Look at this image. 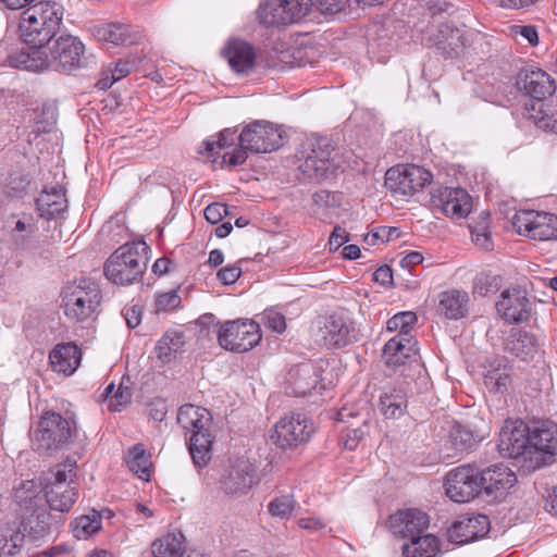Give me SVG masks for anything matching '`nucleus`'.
<instances>
[{"instance_id":"20","label":"nucleus","mask_w":557,"mask_h":557,"mask_svg":"<svg viewBox=\"0 0 557 557\" xmlns=\"http://www.w3.org/2000/svg\"><path fill=\"white\" fill-rule=\"evenodd\" d=\"M491 528L487 516L467 513L456 520L447 531L448 540L456 544H468L484 537Z\"/></svg>"},{"instance_id":"32","label":"nucleus","mask_w":557,"mask_h":557,"mask_svg":"<svg viewBox=\"0 0 557 557\" xmlns=\"http://www.w3.org/2000/svg\"><path fill=\"white\" fill-rule=\"evenodd\" d=\"M379 407L385 418H400L408 407L407 388L404 385L385 388L380 395Z\"/></svg>"},{"instance_id":"12","label":"nucleus","mask_w":557,"mask_h":557,"mask_svg":"<svg viewBox=\"0 0 557 557\" xmlns=\"http://www.w3.org/2000/svg\"><path fill=\"white\" fill-rule=\"evenodd\" d=\"M261 333L259 324L252 320L224 322L218 333L222 348L233 352H245L259 344Z\"/></svg>"},{"instance_id":"38","label":"nucleus","mask_w":557,"mask_h":557,"mask_svg":"<svg viewBox=\"0 0 557 557\" xmlns=\"http://www.w3.org/2000/svg\"><path fill=\"white\" fill-rule=\"evenodd\" d=\"M441 553V541L433 534L417 535L403 546L404 557H436Z\"/></svg>"},{"instance_id":"44","label":"nucleus","mask_w":557,"mask_h":557,"mask_svg":"<svg viewBox=\"0 0 557 557\" xmlns=\"http://www.w3.org/2000/svg\"><path fill=\"white\" fill-rule=\"evenodd\" d=\"M539 108L532 107L531 119L539 128L557 133V104L537 103Z\"/></svg>"},{"instance_id":"43","label":"nucleus","mask_w":557,"mask_h":557,"mask_svg":"<svg viewBox=\"0 0 557 557\" xmlns=\"http://www.w3.org/2000/svg\"><path fill=\"white\" fill-rule=\"evenodd\" d=\"M126 465L128 469L135 473L139 479L149 481L151 460L150 456L146 453L144 445H134L126 456Z\"/></svg>"},{"instance_id":"7","label":"nucleus","mask_w":557,"mask_h":557,"mask_svg":"<svg viewBox=\"0 0 557 557\" xmlns=\"http://www.w3.org/2000/svg\"><path fill=\"white\" fill-rule=\"evenodd\" d=\"M62 296L65 315L76 322L94 319L102 299L99 285L90 278L69 284Z\"/></svg>"},{"instance_id":"28","label":"nucleus","mask_w":557,"mask_h":557,"mask_svg":"<svg viewBox=\"0 0 557 557\" xmlns=\"http://www.w3.org/2000/svg\"><path fill=\"white\" fill-rule=\"evenodd\" d=\"M540 348L536 336L520 329L512 330L505 342V350L524 362L533 360Z\"/></svg>"},{"instance_id":"14","label":"nucleus","mask_w":557,"mask_h":557,"mask_svg":"<svg viewBox=\"0 0 557 557\" xmlns=\"http://www.w3.org/2000/svg\"><path fill=\"white\" fill-rule=\"evenodd\" d=\"M498 450L507 458H523L533 468L534 457L531 444V432L522 421H506L499 432Z\"/></svg>"},{"instance_id":"48","label":"nucleus","mask_w":557,"mask_h":557,"mask_svg":"<svg viewBox=\"0 0 557 557\" xmlns=\"http://www.w3.org/2000/svg\"><path fill=\"white\" fill-rule=\"evenodd\" d=\"M480 218L481 220L476 224L469 226L472 240L476 246L488 249L491 247L490 214L483 212Z\"/></svg>"},{"instance_id":"61","label":"nucleus","mask_w":557,"mask_h":557,"mask_svg":"<svg viewBox=\"0 0 557 557\" xmlns=\"http://www.w3.org/2000/svg\"><path fill=\"white\" fill-rule=\"evenodd\" d=\"M242 274V269L235 265H227L218 271V278L224 285H231L235 283Z\"/></svg>"},{"instance_id":"56","label":"nucleus","mask_w":557,"mask_h":557,"mask_svg":"<svg viewBox=\"0 0 557 557\" xmlns=\"http://www.w3.org/2000/svg\"><path fill=\"white\" fill-rule=\"evenodd\" d=\"M347 3V0H314L313 5L323 14H334L341 12Z\"/></svg>"},{"instance_id":"33","label":"nucleus","mask_w":557,"mask_h":557,"mask_svg":"<svg viewBox=\"0 0 557 557\" xmlns=\"http://www.w3.org/2000/svg\"><path fill=\"white\" fill-rule=\"evenodd\" d=\"M289 393L296 397H304L317 388L318 375L309 363H302L289 371Z\"/></svg>"},{"instance_id":"39","label":"nucleus","mask_w":557,"mask_h":557,"mask_svg":"<svg viewBox=\"0 0 557 557\" xmlns=\"http://www.w3.org/2000/svg\"><path fill=\"white\" fill-rule=\"evenodd\" d=\"M184 345V333L178 330H169L156 345L157 357L162 363L171 362L182 351Z\"/></svg>"},{"instance_id":"30","label":"nucleus","mask_w":557,"mask_h":557,"mask_svg":"<svg viewBox=\"0 0 557 557\" xmlns=\"http://www.w3.org/2000/svg\"><path fill=\"white\" fill-rule=\"evenodd\" d=\"M51 368L54 372L71 375L81 362V351L73 343L57 345L49 355Z\"/></svg>"},{"instance_id":"27","label":"nucleus","mask_w":557,"mask_h":557,"mask_svg":"<svg viewBox=\"0 0 557 557\" xmlns=\"http://www.w3.org/2000/svg\"><path fill=\"white\" fill-rule=\"evenodd\" d=\"M253 470L246 461L232 466L223 476V491L232 496H242L249 492L253 484Z\"/></svg>"},{"instance_id":"63","label":"nucleus","mask_w":557,"mask_h":557,"mask_svg":"<svg viewBox=\"0 0 557 557\" xmlns=\"http://www.w3.org/2000/svg\"><path fill=\"white\" fill-rule=\"evenodd\" d=\"M348 240L346 231L335 227L329 239L330 250H337Z\"/></svg>"},{"instance_id":"24","label":"nucleus","mask_w":557,"mask_h":557,"mask_svg":"<svg viewBox=\"0 0 557 557\" xmlns=\"http://www.w3.org/2000/svg\"><path fill=\"white\" fill-rule=\"evenodd\" d=\"M222 52L230 67L237 75L247 76L255 70L257 53L250 44L233 39L227 42Z\"/></svg>"},{"instance_id":"5","label":"nucleus","mask_w":557,"mask_h":557,"mask_svg":"<svg viewBox=\"0 0 557 557\" xmlns=\"http://www.w3.org/2000/svg\"><path fill=\"white\" fill-rule=\"evenodd\" d=\"M211 413L206 408L191 404L182 406L177 413L178 424L190 434L189 453L198 467L207 465L211 459Z\"/></svg>"},{"instance_id":"4","label":"nucleus","mask_w":557,"mask_h":557,"mask_svg":"<svg viewBox=\"0 0 557 557\" xmlns=\"http://www.w3.org/2000/svg\"><path fill=\"white\" fill-rule=\"evenodd\" d=\"M239 141L240 148L231 154H223L224 162L230 166L242 165L247 159V151L267 153L278 149L283 141V131L271 122L255 121L242 131Z\"/></svg>"},{"instance_id":"41","label":"nucleus","mask_w":557,"mask_h":557,"mask_svg":"<svg viewBox=\"0 0 557 557\" xmlns=\"http://www.w3.org/2000/svg\"><path fill=\"white\" fill-rule=\"evenodd\" d=\"M45 490L41 481L26 480L22 481L18 486L14 487V499L20 507L30 510L38 500L41 492Z\"/></svg>"},{"instance_id":"51","label":"nucleus","mask_w":557,"mask_h":557,"mask_svg":"<svg viewBox=\"0 0 557 557\" xmlns=\"http://www.w3.org/2000/svg\"><path fill=\"white\" fill-rule=\"evenodd\" d=\"M181 305V297L176 290H170L156 295L154 312H168Z\"/></svg>"},{"instance_id":"17","label":"nucleus","mask_w":557,"mask_h":557,"mask_svg":"<svg viewBox=\"0 0 557 557\" xmlns=\"http://www.w3.org/2000/svg\"><path fill=\"white\" fill-rule=\"evenodd\" d=\"M320 335L327 347H345L359 339L360 331L347 314L335 312L325 318Z\"/></svg>"},{"instance_id":"58","label":"nucleus","mask_w":557,"mask_h":557,"mask_svg":"<svg viewBox=\"0 0 557 557\" xmlns=\"http://www.w3.org/2000/svg\"><path fill=\"white\" fill-rule=\"evenodd\" d=\"M168 413V405L162 398H154L148 405V414L154 421H163Z\"/></svg>"},{"instance_id":"35","label":"nucleus","mask_w":557,"mask_h":557,"mask_svg":"<svg viewBox=\"0 0 557 557\" xmlns=\"http://www.w3.org/2000/svg\"><path fill=\"white\" fill-rule=\"evenodd\" d=\"M234 141L235 132L226 128L218 134L216 139H207L203 143L205 151L199 150V153L203 156V158L209 162L215 163L221 158V163L228 165L227 162H224L223 154L225 152H228L231 154L236 150L233 149L232 151H230V148L234 145Z\"/></svg>"},{"instance_id":"16","label":"nucleus","mask_w":557,"mask_h":557,"mask_svg":"<svg viewBox=\"0 0 557 557\" xmlns=\"http://www.w3.org/2000/svg\"><path fill=\"white\" fill-rule=\"evenodd\" d=\"M431 205L435 211L451 219H463L472 208L469 194L462 188L437 187L431 191Z\"/></svg>"},{"instance_id":"11","label":"nucleus","mask_w":557,"mask_h":557,"mask_svg":"<svg viewBox=\"0 0 557 557\" xmlns=\"http://www.w3.org/2000/svg\"><path fill=\"white\" fill-rule=\"evenodd\" d=\"M313 7V0H265L259 5L258 17L270 26L299 22Z\"/></svg>"},{"instance_id":"8","label":"nucleus","mask_w":557,"mask_h":557,"mask_svg":"<svg viewBox=\"0 0 557 557\" xmlns=\"http://www.w3.org/2000/svg\"><path fill=\"white\" fill-rule=\"evenodd\" d=\"M75 476V466L72 463L59 465L52 471L51 478L45 484V496L50 510L59 513L71 510L78 497L74 485Z\"/></svg>"},{"instance_id":"50","label":"nucleus","mask_w":557,"mask_h":557,"mask_svg":"<svg viewBox=\"0 0 557 557\" xmlns=\"http://www.w3.org/2000/svg\"><path fill=\"white\" fill-rule=\"evenodd\" d=\"M24 544V535L21 532L10 531L0 536V553L3 556H14L20 553Z\"/></svg>"},{"instance_id":"13","label":"nucleus","mask_w":557,"mask_h":557,"mask_svg":"<svg viewBox=\"0 0 557 557\" xmlns=\"http://www.w3.org/2000/svg\"><path fill=\"white\" fill-rule=\"evenodd\" d=\"M313 433L312 423L302 413H288L282 417L270 432L273 444L282 449L297 447L309 441Z\"/></svg>"},{"instance_id":"47","label":"nucleus","mask_w":557,"mask_h":557,"mask_svg":"<svg viewBox=\"0 0 557 557\" xmlns=\"http://www.w3.org/2000/svg\"><path fill=\"white\" fill-rule=\"evenodd\" d=\"M417 322V315L412 311H404L398 312L394 317H392L387 323L386 329L389 332H398V334H403V332L407 335V338H410V330Z\"/></svg>"},{"instance_id":"46","label":"nucleus","mask_w":557,"mask_h":557,"mask_svg":"<svg viewBox=\"0 0 557 557\" xmlns=\"http://www.w3.org/2000/svg\"><path fill=\"white\" fill-rule=\"evenodd\" d=\"M504 360H496L497 367L488 370L484 376L485 385L494 392H504L510 384V375L506 368L500 369Z\"/></svg>"},{"instance_id":"25","label":"nucleus","mask_w":557,"mask_h":557,"mask_svg":"<svg viewBox=\"0 0 557 557\" xmlns=\"http://www.w3.org/2000/svg\"><path fill=\"white\" fill-rule=\"evenodd\" d=\"M18 29L20 37L26 46V49L22 50L24 52L46 49L58 34L52 28L39 23L38 20L34 21L24 15L21 17Z\"/></svg>"},{"instance_id":"62","label":"nucleus","mask_w":557,"mask_h":557,"mask_svg":"<svg viewBox=\"0 0 557 557\" xmlns=\"http://www.w3.org/2000/svg\"><path fill=\"white\" fill-rule=\"evenodd\" d=\"M111 75L115 82L127 76L132 70V63L128 61L119 60L113 67H109Z\"/></svg>"},{"instance_id":"53","label":"nucleus","mask_w":557,"mask_h":557,"mask_svg":"<svg viewBox=\"0 0 557 557\" xmlns=\"http://www.w3.org/2000/svg\"><path fill=\"white\" fill-rule=\"evenodd\" d=\"M368 432L367 420L363 418L361 425L357 428H348L344 440V446L346 449L352 450L357 447L359 441Z\"/></svg>"},{"instance_id":"40","label":"nucleus","mask_w":557,"mask_h":557,"mask_svg":"<svg viewBox=\"0 0 557 557\" xmlns=\"http://www.w3.org/2000/svg\"><path fill=\"white\" fill-rule=\"evenodd\" d=\"M481 438L482 437L480 435L473 433L463 425H453L447 441L451 453H448L447 456H454L458 453L471 450L481 441Z\"/></svg>"},{"instance_id":"3","label":"nucleus","mask_w":557,"mask_h":557,"mask_svg":"<svg viewBox=\"0 0 557 557\" xmlns=\"http://www.w3.org/2000/svg\"><path fill=\"white\" fill-rule=\"evenodd\" d=\"M147 251L145 242L122 245L104 263L106 277L119 285H131L139 281L147 269Z\"/></svg>"},{"instance_id":"64","label":"nucleus","mask_w":557,"mask_h":557,"mask_svg":"<svg viewBox=\"0 0 557 557\" xmlns=\"http://www.w3.org/2000/svg\"><path fill=\"white\" fill-rule=\"evenodd\" d=\"M299 528L310 532H320L325 529V524L319 518H301L298 520Z\"/></svg>"},{"instance_id":"54","label":"nucleus","mask_w":557,"mask_h":557,"mask_svg":"<svg viewBox=\"0 0 557 557\" xmlns=\"http://www.w3.org/2000/svg\"><path fill=\"white\" fill-rule=\"evenodd\" d=\"M263 323L268 329L276 333H283L286 329L285 317L275 310H267L264 312Z\"/></svg>"},{"instance_id":"2","label":"nucleus","mask_w":557,"mask_h":557,"mask_svg":"<svg viewBox=\"0 0 557 557\" xmlns=\"http://www.w3.org/2000/svg\"><path fill=\"white\" fill-rule=\"evenodd\" d=\"M420 7L426 10L433 20L426 32V44L435 47L447 58L462 55L470 45V35L449 22H441L455 13V3L451 0H420Z\"/></svg>"},{"instance_id":"34","label":"nucleus","mask_w":557,"mask_h":557,"mask_svg":"<svg viewBox=\"0 0 557 557\" xmlns=\"http://www.w3.org/2000/svg\"><path fill=\"white\" fill-rule=\"evenodd\" d=\"M416 342L407 338V335L397 334L391 338L384 346L383 358L388 367H397L405 362L411 354L416 352Z\"/></svg>"},{"instance_id":"18","label":"nucleus","mask_w":557,"mask_h":557,"mask_svg":"<svg viewBox=\"0 0 557 557\" xmlns=\"http://www.w3.org/2000/svg\"><path fill=\"white\" fill-rule=\"evenodd\" d=\"M446 495L455 503H468L481 493L478 474L470 466L450 470L446 475Z\"/></svg>"},{"instance_id":"59","label":"nucleus","mask_w":557,"mask_h":557,"mask_svg":"<svg viewBox=\"0 0 557 557\" xmlns=\"http://www.w3.org/2000/svg\"><path fill=\"white\" fill-rule=\"evenodd\" d=\"M53 519V516L45 510L38 512L36 516V531L44 534L46 531L50 530L53 524H58L62 521L61 516H59V520H54V522Z\"/></svg>"},{"instance_id":"9","label":"nucleus","mask_w":557,"mask_h":557,"mask_svg":"<svg viewBox=\"0 0 557 557\" xmlns=\"http://www.w3.org/2000/svg\"><path fill=\"white\" fill-rule=\"evenodd\" d=\"M74 434L71 421L55 412H46L32 434L37 450L59 449L66 445Z\"/></svg>"},{"instance_id":"31","label":"nucleus","mask_w":557,"mask_h":557,"mask_svg":"<svg viewBox=\"0 0 557 557\" xmlns=\"http://www.w3.org/2000/svg\"><path fill=\"white\" fill-rule=\"evenodd\" d=\"M24 16L30 20H38L39 23L59 33L63 20V7L55 1H40L23 12Z\"/></svg>"},{"instance_id":"60","label":"nucleus","mask_w":557,"mask_h":557,"mask_svg":"<svg viewBox=\"0 0 557 557\" xmlns=\"http://www.w3.org/2000/svg\"><path fill=\"white\" fill-rule=\"evenodd\" d=\"M497 276H488L481 275L478 277L475 283V292L481 296H487L490 293H493V285L496 287L497 285Z\"/></svg>"},{"instance_id":"55","label":"nucleus","mask_w":557,"mask_h":557,"mask_svg":"<svg viewBox=\"0 0 557 557\" xmlns=\"http://www.w3.org/2000/svg\"><path fill=\"white\" fill-rule=\"evenodd\" d=\"M511 33L515 36H521L531 46H536L539 44L537 29L533 25H513L511 27Z\"/></svg>"},{"instance_id":"1","label":"nucleus","mask_w":557,"mask_h":557,"mask_svg":"<svg viewBox=\"0 0 557 557\" xmlns=\"http://www.w3.org/2000/svg\"><path fill=\"white\" fill-rule=\"evenodd\" d=\"M84 50L85 47L77 37L62 34L44 50L18 51L11 53L8 59L10 65L17 69L33 72L53 70L69 73L84 65Z\"/></svg>"},{"instance_id":"37","label":"nucleus","mask_w":557,"mask_h":557,"mask_svg":"<svg viewBox=\"0 0 557 557\" xmlns=\"http://www.w3.org/2000/svg\"><path fill=\"white\" fill-rule=\"evenodd\" d=\"M185 552V536L182 532H168L151 544L153 557H181Z\"/></svg>"},{"instance_id":"15","label":"nucleus","mask_w":557,"mask_h":557,"mask_svg":"<svg viewBox=\"0 0 557 557\" xmlns=\"http://www.w3.org/2000/svg\"><path fill=\"white\" fill-rule=\"evenodd\" d=\"M518 233L535 240L557 239V215L547 212L521 211L512 218Z\"/></svg>"},{"instance_id":"29","label":"nucleus","mask_w":557,"mask_h":557,"mask_svg":"<svg viewBox=\"0 0 557 557\" xmlns=\"http://www.w3.org/2000/svg\"><path fill=\"white\" fill-rule=\"evenodd\" d=\"M436 312L447 320L462 319L469 307V295L459 289H448L438 294Z\"/></svg>"},{"instance_id":"23","label":"nucleus","mask_w":557,"mask_h":557,"mask_svg":"<svg viewBox=\"0 0 557 557\" xmlns=\"http://www.w3.org/2000/svg\"><path fill=\"white\" fill-rule=\"evenodd\" d=\"M530 307L525 290L519 287L504 290L496 302L498 313L506 321L513 323L527 320Z\"/></svg>"},{"instance_id":"10","label":"nucleus","mask_w":557,"mask_h":557,"mask_svg":"<svg viewBox=\"0 0 557 557\" xmlns=\"http://www.w3.org/2000/svg\"><path fill=\"white\" fill-rule=\"evenodd\" d=\"M432 178V173L422 166L399 164L386 171L384 184L394 196L410 197L430 184Z\"/></svg>"},{"instance_id":"26","label":"nucleus","mask_w":557,"mask_h":557,"mask_svg":"<svg viewBox=\"0 0 557 557\" xmlns=\"http://www.w3.org/2000/svg\"><path fill=\"white\" fill-rule=\"evenodd\" d=\"M517 87L525 95L541 101L555 90L554 81L542 70H524L517 79Z\"/></svg>"},{"instance_id":"19","label":"nucleus","mask_w":557,"mask_h":557,"mask_svg":"<svg viewBox=\"0 0 557 557\" xmlns=\"http://www.w3.org/2000/svg\"><path fill=\"white\" fill-rule=\"evenodd\" d=\"M481 493L493 500H502L517 482L511 469L503 463L493 465L478 475Z\"/></svg>"},{"instance_id":"49","label":"nucleus","mask_w":557,"mask_h":557,"mask_svg":"<svg viewBox=\"0 0 557 557\" xmlns=\"http://www.w3.org/2000/svg\"><path fill=\"white\" fill-rule=\"evenodd\" d=\"M296 500L293 495H282L273 498L269 505V512L280 519H289L293 516Z\"/></svg>"},{"instance_id":"52","label":"nucleus","mask_w":557,"mask_h":557,"mask_svg":"<svg viewBox=\"0 0 557 557\" xmlns=\"http://www.w3.org/2000/svg\"><path fill=\"white\" fill-rule=\"evenodd\" d=\"M132 400V391L128 386H124L120 383L115 393L111 396L108 409L112 412L121 411Z\"/></svg>"},{"instance_id":"6","label":"nucleus","mask_w":557,"mask_h":557,"mask_svg":"<svg viewBox=\"0 0 557 557\" xmlns=\"http://www.w3.org/2000/svg\"><path fill=\"white\" fill-rule=\"evenodd\" d=\"M298 170L310 180L321 182L331 178L339 168L334 147L327 137L305 141L298 152Z\"/></svg>"},{"instance_id":"36","label":"nucleus","mask_w":557,"mask_h":557,"mask_svg":"<svg viewBox=\"0 0 557 557\" xmlns=\"http://www.w3.org/2000/svg\"><path fill=\"white\" fill-rule=\"evenodd\" d=\"M37 207L40 216L58 219L67 207L64 191L62 188L57 187H52L51 190H44L37 199Z\"/></svg>"},{"instance_id":"21","label":"nucleus","mask_w":557,"mask_h":557,"mask_svg":"<svg viewBox=\"0 0 557 557\" xmlns=\"http://www.w3.org/2000/svg\"><path fill=\"white\" fill-rule=\"evenodd\" d=\"M534 465L539 468L545 465L549 458L557 455V424L545 421L531 432Z\"/></svg>"},{"instance_id":"45","label":"nucleus","mask_w":557,"mask_h":557,"mask_svg":"<svg viewBox=\"0 0 557 557\" xmlns=\"http://www.w3.org/2000/svg\"><path fill=\"white\" fill-rule=\"evenodd\" d=\"M101 529V518L97 511L78 517L73 522V535L78 540H87Z\"/></svg>"},{"instance_id":"42","label":"nucleus","mask_w":557,"mask_h":557,"mask_svg":"<svg viewBox=\"0 0 557 557\" xmlns=\"http://www.w3.org/2000/svg\"><path fill=\"white\" fill-rule=\"evenodd\" d=\"M96 36L99 40L108 41L113 45H127L135 41L129 26L122 23H108L96 28Z\"/></svg>"},{"instance_id":"57","label":"nucleus","mask_w":557,"mask_h":557,"mask_svg":"<svg viewBox=\"0 0 557 557\" xmlns=\"http://www.w3.org/2000/svg\"><path fill=\"white\" fill-rule=\"evenodd\" d=\"M227 214V208L223 203L214 202L205 209V218L211 224H218Z\"/></svg>"},{"instance_id":"22","label":"nucleus","mask_w":557,"mask_h":557,"mask_svg":"<svg viewBox=\"0 0 557 557\" xmlns=\"http://www.w3.org/2000/svg\"><path fill=\"white\" fill-rule=\"evenodd\" d=\"M429 517L418 509H405L389 516V531L401 537H414L422 534L429 527Z\"/></svg>"}]
</instances>
